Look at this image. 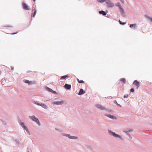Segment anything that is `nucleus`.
I'll list each match as a JSON object with an SVG mask.
<instances>
[{"label": "nucleus", "instance_id": "f257e3e1", "mask_svg": "<svg viewBox=\"0 0 152 152\" xmlns=\"http://www.w3.org/2000/svg\"><path fill=\"white\" fill-rule=\"evenodd\" d=\"M29 118L33 121L36 122L38 124V125H40V124L39 120L34 116L33 115L32 116H30Z\"/></svg>", "mask_w": 152, "mask_h": 152}, {"label": "nucleus", "instance_id": "f03ea898", "mask_svg": "<svg viewBox=\"0 0 152 152\" xmlns=\"http://www.w3.org/2000/svg\"><path fill=\"white\" fill-rule=\"evenodd\" d=\"M21 126L29 134H30V132L27 128V127L23 123V122H22L21 121H20L19 122Z\"/></svg>", "mask_w": 152, "mask_h": 152}, {"label": "nucleus", "instance_id": "7ed1b4c3", "mask_svg": "<svg viewBox=\"0 0 152 152\" xmlns=\"http://www.w3.org/2000/svg\"><path fill=\"white\" fill-rule=\"evenodd\" d=\"M22 6L24 10H30V8H29V6H28L27 4L25 3H23Z\"/></svg>", "mask_w": 152, "mask_h": 152}, {"label": "nucleus", "instance_id": "20e7f679", "mask_svg": "<svg viewBox=\"0 0 152 152\" xmlns=\"http://www.w3.org/2000/svg\"><path fill=\"white\" fill-rule=\"evenodd\" d=\"M108 7H112L114 6V4L110 0H107L106 2Z\"/></svg>", "mask_w": 152, "mask_h": 152}, {"label": "nucleus", "instance_id": "39448f33", "mask_svg": "<svg viewBox=\"0 0 152 152\" xmlns=\"http://www.w3.org/2000/svg\"><path fill=\"white\" fill-rule=\"evenodd\" d=\"M133 84L135 85L137 89H138L140 86V83L137 80H135L133 82Z\"/></svg>", "mask_w": 152, "mask_h": 152}, {"label": "nucleus", "instance_id": "423d86ee", "mask_svg": "<svg viewBox=\"0 0 152 152\" xmlns=\"http://www.w3.org/2000/svg\"><path fill=\"white\" fill-rule=\"evenodd\" d=\"M24 82L26 83H28L29 85H31L34 83L33 82L29 81L28 80H23Z\"/></svg>", "mask_w": 152, "mask_h": 152}, {"label": "nucleus", "instance_id": "0eeeda50", "mask_svg": "<svg viewBox=\"0 0 152 152\" xmlns=\"http://www.w3.org/2000/svg\"><path fill=\"white\" fill-rule=\"evenodd\" d=\"M52 103L54 104L60 105L63 104L64 103V102L63 101L59 102H53Z\"/></svg>", "mask_w": 152, "mask_h": 152}, {"label": "nucleus", "instance_id": "6e6552de", "mask_svg": "<svg viewBox=\"0 0 152 152\" xmlns=\"http://www.w3.org/2000/svg\"><path fill=\"white\" fill-rule=\"evenodd\" d=\"M96 107L100 109L101 110H104L105 109V108L104 107L102 106L100 104H97L96 105Z\"/></svg>", "mask_w": 152, "mask_h": 152}, {"label": "nucleus", "instance_id": "1a4fd4ad", "mask_svg": "<svg viewBox=\"0 0 152 152\" xmlns=\"http://www.w3.org/2000/svg\"><path fill=\"white\" fill-rule=\"evenodd\" d=\"M109 133L110 134H111L112 135H113L114 137H119V136L118 135L115 134V133L114 132H112L111 131H110L109 132Z\"/></svg>", "mask_w": 152, "mask_h": 152}, {"label": "nucleus", "instance_id": "9d476101", "mask_svg": "<svg viewBox=\"0 0 152 152\" xmlns=\"http://www.w3.org/2000/svg\"><path fill=\"white\" fill-rule=\"evenodd\" d=\"M65 136L68 137L70 139H77V137L74 136H71L69 134H66Z\"/></svg>", "mask_w": 152, "mask_h": 152}, {"label": "nucleus", "instance_id": "9b49d317", "mask_svg": "<svg viewBox=\"0 0 152 152\" xmlns=\"http://www.w3.org/2000/svg\"><path fill=\"white\" fill-rule=\"evenodd\" d=\"M65 88L67 89H70L71 86L70 85L66 84L65 85Z\"/></svg>", "mask_w": 152, "mask_h": 152}, {"label": "nucleus", "instance_id": "f8f14e48", "mask_svg": "<svg viewBox=\"0 0 152 152\" xmlns=\"http://www.w3.org/2000/svg\"><path fill=\"white\" fill-rule=\"evenodd\" d=\"M106 116H107V117H109V118H112V119H116V118L115 116H113V115H111L110 114H108V115H106Z\"/></svg>", "mask_w": 152, "mask_h": 152}, {"label": "nucleus", "instance_id": "ddd939ff", "mask_svg": "<svg viewBox=\"0 0 152 152\" xmlns=\"http://www.w3.org/2000/svg\"><path fill=\"white\" fill-rule=\"evenodd\" d=\"M85 93V91L83 89H80L78 94L79 95H82Z\"/></svg>", "mask_w": 152, "mask_h": 152}, {"label": "nucleus", "instance_id": "4468645a", "mask_svg": "<svg viewBox=\"0 0 152 152\" xmlns=\"http://www.w3.org/2000/svg\"><path fill=\"white\" fill-rule=\"evenodd\" d=\"M41 106L45 109H47V106L46 105H45V104H41Z\"/></svg>", "mask_w": 152, "mask_h": 152}, {"label": "nucleus", "instance_id": "2eb2a0df", "mask_svg": "<svg viewBox=\"0 0 152 152\" xmlns=\"http://www.w3.org/2000/svg\"><path fill=\"white\" fill-rule=\"evenodd\" d=\"M99 13L100 14H102L104 15H105L106 14V13L105 12L103 11H99Z\"/></svg>", "mask_w": 152, "mask_h": 152}, {"label": "nucleus", "instance_id": "dca6fc26", "mask_svg": "<svg viewBox=\"0 0 152 152\" xmlns=\"http://www.w3.org/2000/svg\"><path fill=\"white\" fill-rule=\"evenodd\" d=\"M120 80L124 83H126V79L124 78L121 79Z\"/></svg>", "mask_w": 152, "mask_h": 152}, {"label": "nucleus", "instance_id": "f3484780", "mask_svg": "<svg viewBox=\"0 0 152 152\" xmlns=\"http://www.w3.org/2000/svg\"><path fill=\"white\" fill-rule=\"evenodd\" d=\"M47 90H48V91H50V92H51L53 93H55V91H53L50 88H47Z\"/></svg>", "mask_w": 152, "mask_h": 152}, {"label": "nucleus", "instance_id": "a211bd4d", "mask_svg": "<svg viewBox=\"0 0 152 152\" xmlns=\"http://www.w3.org/2000/svg\"><path fill=\"white\" fill-rule=\"evenodd\" d=\"M136 24H131L129 26L130 27L132 28V27L135 28L136 26Z\"/></svg>", "mask_w": 152, "mask_h": 152}, {"label": "nucleus", "instance_id": "6ab92c4d", "mask_svg": "<svg viewBox=\"0 0 152 152\" xmlns=\"http://www.w3.org/2000/svg\"><path fill=\"white\" fill-rule=\"evenodd\" d=\"M68 77V75H66L62 76L61 77V79H64Z\"/></svg>", "mask_w": 152, "mask_h": 152}, {"label": "nucleus", "instance_id": "aec40b11", "mask_svg": "<svg viewBox=\"0 0 152 152\" xmlns=\"http://www.w3.org/2000/svg\"><path fill=\"white\" fill-rule=\"evenodd\" d=\"M77 80L78 81V82L80 83H84V82L83 81V80H79L78 79H77Z\"/></svg>", "mask_w": 152, "mask_h": 152}, {"label": "nucleus", "instance_id": "412c9836", "mask_svg": "<svg viewBox=\"0 0 152 152\" xmlns=\"http://www.w3.org/2000/svg\"><path fill=\"white\" fill-rule=\"evenodd\" d=\"M97 1L100 3H103L105 1V0H97Z\"/></svg>", "mask_w": 152, "mask_h": 152}, {"label": "nucleus", "instance_id": "4be33fe9", "mask_svg": "<svg viewBox=\"0 0 152 152\" xmlns=\"http://www.w3.org/2000/svg\"><path fill=\"white\" fill-rule=\"evenodd\" d=\"M147 18L149 20L151 21L152 22V18H151V17H147Z\"/></svg>", "mask_w": 152, "mask_h": 152}, {"label": "nucleus", "instance_id": "5701e85b", "mask_svg": "<svg viewBox=\"0 0 152 152\" xmlns=\"http://www.w3.org/2000/svg\"><path fill=\"white\" fill-rule=\"evenodd\" d=\"M120 9L121 12L122 13L124 12V10L122 8H121V5H120Z\"/></svg>", "mask_w": 152, "mask_h": 152}, {"label": "nucleus", "instance_id": "b1692460", "mask_svg": "<svg viewBox=\"0 0 152 152\" xmlns=\"http://www.w3.org/2000/svg\"><path fill=\"white\" fill-rule=\"evenodd\" d=\"M5 81L4 80L2 79L1 80V83L2 84H4V83Z\"/></svg>", "mask_w": 152, "mask_h": 152}, {"label": "nucleus", "instance_id": "393cba45", "mask_svg": "<svg viewBox=\"0 0 152 152\" xmlns=\"http://www.w3.org/2000/svg\"><path fill=\"white\" fill-rule=\"evenodd\" d=\"M119 22L120 24L122 25H124L126 23H123L120 20L119 21Z\"/></svg>", "mask_w": 152, "mask_h": 152}, {"label": "nucleus", "instance_id": "a878e982", "mask_svg": "<svg viewBox=\"0 0 152 152\" xmlns=\"http://www.w3.org/2000/svg\"><path fill=\"white\" fill-rule=\"evenodd\" d=\"M130 91L131 92H134V90L133 88H132L130 90Z\"/></svg>", "mask_w": 152, "mask_h": 152}, {"label": "nucleus", "instance_id": "bb28decb", "mask_svg": "<svg viewBox=\"0 0 152 152\" xmlns=\"http://www.w3.org/2000/svg\"><path fill=\"white\" fill-rule=\"evenodd\" d=\"M36 11H35L34 12V15H33V17H34L36 14Z\"/></svg>", "mask_w": 152, "mask_h": 152}, {"label": "nucleus", "instance_id": "cd10ccee", "mask_svg": "<svg viewBox=\"0 0 152 152\" xmlns=\"http://www.w3.org/2000/svg\"><path fill=\"white\" fill-rule=\"evenodd\" d=\"M114 103H115L117 105L120 106H121L117 103V101H116L115 100V101H114Z\"/></svg>", "mask_w": 152, "mask_h": 152}, {"label": "nucleus", "instance_id": "c85d7f7f", "mask_svg": "<svg viewBox=\"0 0 152 152\" xmlns=\"http://www.w3.org/2000/svg\"><path fill=\"white\" fill-rule=\"evenodd\" d=\"M35 104H37V105H40V106H41V104H39L38 103H37V102H36V103H35Z\"/></svg>", "mask_w": 152, "mask_h": 152}, {"label": "nucleus", "instance_id": "c756f323", "mask_svg": "<svg viewBox=\"0 0 152 152\" xmlns=\"http://www.w3.org/2000/svg\"><path fill=\"white\" fill-rule=\"evenodd\" d=\"M128 95H126L124 96V97L125 98H127L128 97Z\"/></svg>", "mask_w": 152, "mask_h": 152}, {"label": "nucleus", "instance_id": "7c9ffc66", "mask_svg": "<svg viewBox=\"0 0 152 152\" xmlns=\"http://www.w3.org/2000/svg\"><path fill=\"white\" fill-rule=\"evenodd\" d=\"M12 70L14 69V68L13 67H12V66H11Z\"/></svg>", "mask_w": 152, "mask_h": 152}, {"label": "nucleus", "instance_id": "2f4dec72", "mask_svg": "<svg viewBox=\"0 0 152 152\" xmlns=\"http://www.w3.org/2000/svg\"><path fill=\"white\" fill-rule=\"evenodd\" d=\"M121 1L123 3H124V1H123V0H121Z\"/></svg>", "mask_w": 152, "mask_h": 152}, {"label": "nucleus", "instance_id": "473e14b6", "mask_svg": "<svg viewBox=\"0 0 152 152\" xmlns=\"http://www.w3.org/2000/svg\"><path fill=\"white\" fill-rule=\"evenodd\" d=\"M17 33H15L12 34H17Z\"/></svg>", "mask_w": 152, "mask_h": 152}, {"label": "nucleus", "instance_id": "72a5a7b5", "mask_svg": "<svg viewBox=\"0 0 152 152\" xmlns=\"http://www.w3.org/2000/svg\"><path fill=\"white\" fill-rule=\"evenodd\" d=\"M132 131V130H130L129 131Z\"/></svg>", "mask_w": 152, "mask_h": 152}, {"label": "nucleus", "instance_id": "f704fd0d", "mask_svg": "<svg viewBox=\"0 0 152 152\" xmlns=\"http://www.w3.org/2000/svg\"><path fill=\"white\" fill-rule=\"evenodd\" d=\"M7 27H11V26H8Z\"/></svg>", "mask_w": 152, "mask_h": 152}, {"label": "nucleus", "instance_id": "c9c22d12", "mask_svg": "<svg viewBox=\"0 0 152 152\" xmlns=\"http://www.w3.org/2000/svg\"><path fill=\"white\" fill-rule=\"evenodd\" d=\"M30 72V71H28L27 72Z\"/></svg>", "mask_w": 152, "mask_h": 152}, {"label": "nucleus", "instance_id": "e433bc0d", "mask_svg": "<svg viewBox=\"0 0 152 152\" xmlns=\"http://www.w3.org/2000/svg\"><path fill=\"white\" fill-rule=\"evenodd\" d=\"M120 5H119L118 6L119 8H120Z\"/></svg>", "mask_w": 152, "mask_h": 152}, {"label": "nucleus", "instance_id": "4c0bfd02", "mask_svg": "<svg viewBox=\"0 0 152 152\" xmlns=\"http://www.w3.org/2000/svg\"><path fill=\"white\" fill-rule=\"evenodd\" d=\"M1 72L0 71V74H1Z\"/></svg>", "mask_w": 152, "mask_h": 152}, {"label": "nucleus", "instance_id": "58836bf2", "mask_svg": "<svg viewBox=\"0 0 152 152\" xmlns=\"http://www.w3.org/2000/svg\"><path fill=\"white\" fill-rule=\"evenodd\" d=\"M33 1H35V0H33Z\"/></svg>", "mask_w": 152, "mask_h": 152}, {"label": "nucleus", "instance_id": "ea45409f", "mask_svg": "<svg viewBox=\"0 0 152 152\" xmlns=\"http://www.w3.org/2000/svg\"><path fill=\"white\" fill-rule=\"evenodd\" d=\"M28 152H29L28 151Z\"/></svg>", "mask_w": 152, "mask_h": 152}]
</instances>
